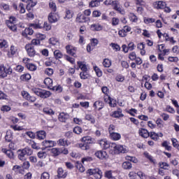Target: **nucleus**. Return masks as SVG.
<instances>
[{"mask_svg": "<svg viewBox=\"0 0 179 179\" xmlns=\"http://www.w3.org/2000/svg\"><path fill=\"white\" fill-rule=\"evenodd\" d=\"M18 159L24 162L27 156H31L33 155V150L30 148H25L22 150H18Z\"/></svg>", "mask_w": 179, "mask_h": 179, "instance_id": "nucleus-1", "label": "nucleus"}, {"mask_svg": "<svg viewBox=\"0 0 179 179\" xmlns=\"http://www.w3.org/2000/svg\"><path fill=\"white\" fill-rule=\"evenodd\" d=\"M87 174H90V176H94V177L96 179H101L103 177V172L101 170L99 169H90L87 171Z\"/></svg>", "mask_w": 179, "mask_h": 179, "instance_id": "nucleus-2", "label": "nucleus"}, {"mask_svg": "<svg viewBox=\"0 0 179 179\" xmlns=\"http://www.w3.org/2000/svg\"><path fill=\"white\" fill-rule=\"evenodd\" d=\"M12 74V68L10 66H4L3 65H0V78H6L8 75Z\"/></svg>", "mask_w": 179, "mask_h": 179, "instance_id": "nucleus-3", "label": "nucleus"}, {"mask_svg": "<svg viewBox=\"0 0 179 179\" xmlns=\"http://www.w3.org/2000/svg\"><path fill=\"white\" fill-rule=\"evenodd\" d=\"M25 49L29 57H34L36 55V50H34V47L33 46V45H26Z\"/></svg>", "mask_w": 179, "mask_h": 179, "instance_id": "nucleus-4", "label": "nucleus"}, {"mask_svg": "<svg viewBox=\"0 0 179 179\" xmlns=\"http://www.w3.org/2000/svg\"><path fill=\"white\" fill-rule=\"evenodd\" d=\"M22 97H24V99H26V100H28V101H31V103H34V101H36V97L30 96L29 92L26 91H23L22 92Z\"/></svg>", "mask_w": 179, "mask_h": 179, "instance_id": "nucleus-5", "label": "nucleus"}, {"mask_svg": "<svg viewBox=\"0 0 179 179\" xmlns=\"http://www.w3.org/2000/svg\"><path fill=\"white\" fill-rule=\"evenodd\" d=\"M152 5L155 9H164L166 8V2L162 1H155Z\"/></svg>", "mask_w": 179, "mask_h": 179, "instance_id": "nucleus-6", "label": "nucleus"}, {"mask_svg": "<svg viewBox=\"0 0 179 179\" xmlns=\"http://www.w3.org/2000/svg\"><path fill=\"white\" fill-rule=\"evenodd\" d=\"M68 172L64 171L62 168H58L57 169V177L58 178H66Z\"/></svg>", "mask_w": 179, "mask_h": 179, "instance_id": "nucleus-7", "label": "nucleus"}, {"mask_svg": "<svg viewBox=\"0 0 179 179\" xmlns=\"http://www.w3.org/2000/svg\"><path fill=\"white\" fill-rule=\"evenodd\" d=\"M90 20V19L83 14L80 15L76 18V22H78V23H86V22H89Z\"/></svg>", "mask_w": 179, "mask_h": 179, "instance_id": "nucleus-8", "label": "nucleus"}, {"mask_svg": "<svg viewBox=\"0 0 179 179\" xmlns=\"http://www.w3.org/2000/svg\"><path fill=\"white\" fill-rule=\"evenodd\" d=\"M112 6L113 7V9H115V10H117L122 15L124 14V10L120 7V3L118 2V1H114Z\"/></svg>", "mask_w": 179, "mask_h": 179, "instance_id": "nucleus-9", "label": "nucleus"}, {"mask_svg": "<svg viewBox=\"0 0 179 179\" xmlns=\"http://www.w3.org/2000/svg\"><path fill=\"white\" fill-rule=\"evenodd\" d=\"M95 156L98 157V159H107V152L106 151L99 150L95 152Z\"/></svg>", "mask_w": 179, "mask_h": 179, "instance_id": "nucleus-10", "label": "nucleus"}, {"mask_svg": "<svg viewBox=\"0 0 179 179\" xmlns=\"http://www.w3.org/2000/svg\"><path fill=\"white\" fill-rule=\"evenodd\" d=\"M58 118L60 122H66V120H69V114L62 112L59 115Z\"/></svg>", "mask_w": 179, "mask_h": 179, "instance_id": "nucleus-11", "label": "nucleus"}, {"mask_svg": "<svg viewBox=\"0 0 179 179\" xmlns=\"http://www.w3.org/2000/svg\"><path fill=\"white\" fill-rule=\"evenodd\" d=\"M66 50L67 54L72 55V57H75V55H76V54L75 53L76 52V50L75 49V48H73L72 46L69 45L66 46Z\"/></svg>", "mask_w": 179, "mask_h": 179, "instance_id": "nucleus-12", "label": "nucleus"}, {"mask_svg": "<svg viewBox=\"0 0 179 179\" xmlns=\"http://www.w3.org/2000/svg\"><path fill=\"white\" fill-rule=\"evenodd\" d=\"M48 20L50 23H55L58 20V15H57V14L50 13L48 15Z\"/></svg>", "mask_w": 179, "mask_h": 179, "instance_id": "nucleus-13", "label": "nucleus"}, {"mask_svg": "<svg viewBox=\"0 0 179 179\" xmlns=\"http://www.w3.org/2000/svg\"><path fill=\"white\" fill-rule=\"evenodd\" d=\"M46 135H47V134L45 133V131L44 130H41V131H36L37 138L39 139L40 141H43V139H45Z\"/></svg>", "mask_w": 179, "mask_h": 179, "instance_id": "nucleus-14", "label": "nucleus"}, {"mask_svg": "<svg viewBox=\"0 0 179 179\" xmlns=\"http://www.w3.org/2000/svg\"><path fill=\"white\" fill-rule=\"evenodd\" d=\"M33 33H34V31L33 30V28H31V27L26 28L24 31L22 32V36L24 37H27V36H31L33 35Z\"/></svg>", "mask_w": 179, "mask_h": 179, "instance_id": "nucleus-15", "label": "nucleus"}, {"mask_svg": "<svg viewBox=\"0 0 179 179\" xmlns=\"http://www.w3.org/2000/svg\"><path fill=\"white\" fill-rule=\"evenodd\" d=\"M100 146L102 148V149H108L110 148V143L107 141V140H100L99 142Z\"/></svg>", "mask_w": 179, "mask_h": 179, "instance_id": "nucleus-16", "label": "nucleus"}, {"mask_svg": "<svg viewBox=\"0 0 179 179\" xmlns=\"http://www.w3.org/2000/svg\"><path fill=\"white\" fill-rule=\"evenodd\" d=\"M138 134L139 136H142L143 138H149V136H150V133H149V131H148V130H146L145 129H141Z\"/></svg>", "mask_w": 179, "mask_h": 179, "instance_id": "nucleus-17", "label": "nucleus"}, {"mask_svg": "<svg viewBox=\"0 0 179 179\" xmlns=\"http://www.w3.org/2000/svg\"><path fill=\"white\" fill-rule=\"evenodd\" d=\"M6 24L8 26L10 30H12V31H16V30H17V27H16V24L13 22L6 21Z\"/></svg>", "mask_w": 179, "mask_h": 179, "instance_id": "nucleus-18", "label": "nucleus"}, {"mask_svg": "<svg viewBox=\"0 0 179 179\" xmlns=\"http://www.w3.org/2000/svg\"><path fill=\"white\" fill-rule=\"evenodd\" d=\"M125 152H127V149L123 145H117L115 153H125Z\"/></svg>", "mask_w": 179, "mask_h": 179, "instance_id": "nucleus-19", "label": "nucleus"}, {"mask_svg": "<svg viewBox=\"0 0 179 179\" xmlns=\"http://www.w3.org/2000/svg\"><path fill=\"white\" fill-rule=\"evenodd\" d=\"M124 170H131L132 169V164L130 162H124L122 165Z\"/></svg>", "mask_w": 179, "mask_h": 179, "instance_id": "nucleus-20", "label": "nucleus"}, {"mask_svg": "<svg viewBox=\"0 0 179 179\" xmlns=\"http://www.w3.org/2000/svg\"><path fill=\"white\" fill-rule=\"evenodd\" d=\"M42 145L45 148H52L54 147V141H45L42 142Z\"/></svg>", "mask_w": 179, "mask_h": 179, "instance_id": "nucleus-21", "label": "nucleus"}, {"mask_svg": "<svg viewBox=\"0 0 179 179\" xmlns=\"http://www.w3.org/2000/svg\"><path fill=\"white\" fill-rule=\"evenodd\" d=\"M43 83L45 84V85L49 88V89H52V80L50 78H46Z\"/></svg>", "mask_w": 179, "mask_h": 179, "instance_id": "nucleus-22", "label": "nucleus"}, {"mask_svg": "<svg viewBox=\"0 0 179 179\" xmlns=\"http://www.w3.org/2000/svg\"><path fill=\"white\" fill-rule=\"evenodd\" d=\"M50 153L54 157H57V156H59L61 155V151L59 148H52L50 150Z\"/></svg>", "mask_w": 179, "mask_h": 179, "instance_id": "nucleus-23", "label": "nucleus"}, {"mask_svg": "<svg viewBox=\"0 0 179 179\" xmlns=\"http://www.w3.org/2000/svg\"><path fill=\"white\" fill-rule=\"evenodd\" d=\"M113 117L115 118H120V117H124L122 114V110L121 108H118L117 111H115L113 114Z\"/></svg>", "mask_w": 179, "mask_h": 179, "instance_id": "nucleus-24", "label": "nucleus"}, {"mask_svg": "<svg viewBox=\"0 0 179 179\" xmlns=\"http://www.w3.org/2000/svg\"><path fill=\"white\" fill-rule=\"evenodd\" d=\"M78 65L83 72H87V67L84 62H78Z\"/></svg>", "mask_w": 179, "mask_h": 179, "instance_id": "nucleus-25", "label": "nucleus"}, {"mask_svg": "<svg viewBox=\"0 0 179 179\" xmlns=\"http://www.w3.org/2000/svg\"><path fill=\"white\" fill-rule=\"evenodd\" d=\"M110 136L111 138V139H113V141H120V139H121V134H118V133H111L110 134Z\"/></svg>", "mask_w": 179, "mask_h": 179, "instance_id": "nucleus-26", "label": "nucleus"}, {"mask_svg": "<svg viewBox=\"0 0 179 179\" xmlns=\"http://www.w3.org/2000/svg\"><path fill=\"white\" fill-rule=\"evenodd\" d=\"M94 107H95V108H98V110H101V108L104 107V103L101 101H96L94 103Z\"/></svg>", "mask_w": 179, "mask_h": 179, "instance_id": "nucleus-27", "label": "nucleus"}, {"mask_svg": "<svg viewBox=\"0 0 179 179\" xmlns=\"http://www.w3.org/2000/svg\"><path fill=\"white\" fill-rule=\"evenodd\" d=\"M91 29L92 30H95L96 31H100V30H102L103 27L99 24H93L91 25Z\"/></svg>", "mask_w": 179, "mask_h": 179, "instance_id": "nucleus-28", "label": "nucleus"}, {"mask_svg": "<svg viewBox=\"0 0 179 179\" xmlns=\"http://www.w3.org/2000/svg\"><path fill=\"white\" fill-rule=\"evenodd\" d=\"M43 113L48 115H54V114H55V112H54V110L50 108H44Z\"/></svg>", "mask_w": 179, "mask_h": 179, "instance_id": "nucleus-29", "label": "nucleus"}, {"mask_svg": "<svg viewBox=\"0 0 179 179\" xmlns=\"http://www.w3.org/2000/svg\"><path fill=\"white\" fill-rule=\"evenodd\" d=\"M50 96H51V92L50 91L42 90V94L41 95L42 99H47L48 97H50Z\"/></svg>", "mask_w": 179, "mask_h": 179, "instance_id": "nucleus-30", "label": "nucleus"}, {"mask_svg": "<svg viewBox=\"0 0 179 179\" xmlns=\"http://www.w3.org/2000/svg\"><path fill=\"white\" fill-rule=\"evenodd\" d=\"M78 147L80 148L82 150H89V149H90V146H89L86 143H78Z\"/></svg>", "mask_w": 179, "mask_h": 179, "instance_id": "nucleus-31", "label": "nucleus"}, {"mask_svg": "<svg viewBox=\"0 0 179 179\" xmlns=\"http://www.w3.org/2000/svg\"><path fill=\"white\" fill-rule=\"evenodd\" d=\"M92 137L90 136H84L81 138V141L84 142L85 143L89 144V143H92Z\"/></svg>", "mask_w": 179, "mask_h": 179, "instance_id": "nucleus-32", "label": "nucleus"}, {"mask_svg": "<svg viewBox=\"0 0 179 179\" xmlns=\"http://www.w3.org/2000/svg\"><path fill=\"white\" fill-rule=\"evenodd\" d=\"M21 80H24V82H26L27 80H30L31 79V76L30 74H23L20 77Z\"/></svg>", "mask_w": 179, "mask_h": 179, "instance_id": "nucleus-33", "label": "nucleus"}, {"mask_svg": "<svg viewBox=\"0 0 179 179\" xmlns=\"http://www.w3.org/2000/svg\"><path fill=\"white\" fill-rule=\"evenodd\" d=\"M31 91L33 92V93L36 94V96H39V97H41V94L43 92V90H41L40 88H33L31 90Z\"/></svg>", "mask_w": 179, "mask_h": 179, "instance_id": "nucleus-34", "label": "nucleus"}, {"mask_svg": "<svg viewBox=\"0 0 179 179\" xmlns=\"http://www.w3.org/2000/svg\"><path fill=\"white\" fill-rule=\"evenodd\" d=\"M85 120H87V121H90L91 124H94V122H96L94 117H93L92 115H86Z\"/></svg>", "mask_w": 179, "mask_h": 179, "instance_id": "nucleus-35", "label": "nucleus"}, {"mask_svg": "<svg viewBox=\"0 0 179 179\" xmlns=\"http://www.w3.org/2000/svg\"><path fill=\"white\" fill-rule=\"evenodd\" d=\"M49 8L52 10V12H57V5L52 1L49 2Z\"/></svg>", "mask_w": 179, "mask_h": 179, "instance_id": "nucleus-36", "label": "nucleus"}, {"mask_svg": "<svg viewBox=\"0 0 179 179\" xmlns=\"http://www.w3.org/2000/svg\"><path fill=\"white\" fill-rule=\"evenodd\" d=\"M54 56H55L56 59H59L60 58H62L63 55H62V52H61V51H59V50H55Z\"/></svg>", "mask_w": 179, "mask_h": 179, "instance_id": "nucleus-37", "label": "nucleus"}, {"mask_svg": "<svg viewBox=\"0 0 179 179\" xmlns=\"http://www.w3.org/2000/svg\"><path fill=\"white\" fill-rule=\"evenodd\" d=\"M103 65L105 68H110V66H111V61L108 59H105L103 60Z\"/></svg>", "mask_w": 179, "mask_h": 179, "instance_id": "nucleus-38", "label": "nucleus"}, {"mask_svg": "<svg viewBox=\"0 0 179 179\" xmlns=\"http://www.w3.org/2000/svg\"><path fill=\"white\" fill-rule=\"evenodd\" d=\"M150 136L152 139H153V141H157L159 138V134L154 131L150 133Z\"/></svg>", "mask_w": 179, "mask_h": 179, "instance_id": "nucleus-39", "label": "nucleus"}, {"mask_svg": "<svg viewBox=\"0 0 179 179\" xmlns=\"http://www.w3.org/2000/svg\"><path fill=\"white\" fill-rule=\"evenodd\" d=\"M45 75H48V76H51L54 73V69H52L51 68H47L45 70Z\"/></svg>", "mask_w": 179, "mask_h": 179, "instance_id": "nucleus-40", "label": "nucleus"}, {"mask_svg": "<svg viewBox=\"0 0 179 179\" xmlns=\"http://www.w3.org/2000/svg\"><path fill=\"white\" fill-rule=\"evenodd\" d=\"M94 70L95 71L96 76L100 78L101 76H102L103 75V72H101V70H100V69H99V67H97L96 66H95L94 67Z\"/></svg>", "mask_w": 179, "mask_h": 179, "instance_id": "nucleus-41", "label": "nucleus"}, {"mask_svg": "<svg viewBox=\"0 0 179 179\" xmlns=\"http://www.w3.org/2000/svg\"><path fill=\"white\" fill-rule=\"evenodd\" d=\"M38 157H39V159H45V157H47V152L44 151L38 152Z\"/></svg>", "mask_w": 179, "mask_h": 179, "instance_id": "nucleus-42", "label": "nucleus"}, {"mask_svg": "<svg viewBox=\"0 0 179 179\" xmlns=\"http://www.w3.org/2000/svg\"><path fill=\"white\" fill-rule=\"evenodd\" d=\"M5 140L6 142H10L12 141V133L7 131L6 135L5 136Z\"/></svg>", "mask_w": 179, "mask_h": 179, "instance_id": "nucleus-43", "label": "nucleus"}, {"mask_svg": "<svg viewBox=\"0 0 179 179\" xmlns=\"http://www.w3.org/2000/svg\"><path fill=\"white\" fill-rule=\"evenodd\" d=\"M155 22H156V20L154 18L144 17V22L146 23V24H149V23H155Z\"/></svg>", "mask_w": 179, "mask_h": 179, "instance_id": "nucleus-44", "label": "nucleus"}, {"mask_svg": "<svg viewBox=\"0 0 179 179\" xmlns=\"http://www.w3.org/2000/svg\"><path fill=\"white\" fill-rule=\"evenodd\" d=\"M27 68L29 71H36V69H37V67L36 66V65H34L33 64H27Z\"/></svg>", "mask_w": 179, "mask_h": 179, "instance_id": "nucleus-45", "label": "nucleus"}, {"mask_svg": "<svg viewBox=\"0 0 179 179\" xmlns=\"http://www.w3.org/2000/svg\"><path fill=\"white\" fill-rule=\"evenodd\" d=\"M57 144L59 145V146H66L67 143L66 141L60 138L58 141H57Z\"/></svg>", "mask_w": 179, "mask_h": 179, "instance_id": "nucleus-46", "label": "nucleus"}, {"mask_svg": "<svg viewBox=\"0 0 179 179\" xmlns=\"http://www.w3.org/2000/svg\"><path fill=\"white\" fill-rule=\"evenodd\" d=\"M74 134H77V135H80V134H82V128L80 127H76L73 129Z\"/></svg>", "mask_w": 179, "mask_h": 179, "instance_id": "nucleus-47", "label": "nucleus"}, {"mask_svg": "<svg viewBox=\"0 0 179 179\" xmlns=\"http://www.w3.org/2000/svg\"><path fill=\"white\" fill-rule=\"evenodd\" d=\"M129 58L131 59V61H135L136 59V53L135 52H132L129 53Z\"/></svg>", "mask_w": 179, "mask_h": 179, "instance_id": "nucleus-48", "label": "nucleus"}, {"mask_svg": "<svg viewBox=\"0 0 179 179\" xmlns=\"http://www.w3.org/2000/svg\"><path fill=\"white\" fill-rule=\"evenodd\" d=\"M159 167L164 169V170H169V164L166 162H162L159 164Z\"/></svg>", "mask_w": 179, "mask_h": 179, "instance_id": "nucleus-49", "label": "nucleus"}, {"mask_svg": "<svg viewBox=\"0 0 179 179\" xmlns=\"http://www.w3.org/2000/svg\"><path fill=\"white\" fill-rule=\"evenodd\" d=\"M10 51L11 55H15V54L17 52V48L15 47L14 45H11Z\"/></svg>", "mask_w": 179, "mask_h": 179, "instance_id": "nucleus-50", "label": "nucleus"}, {"mask_svg": "<svg viewBox=\"0 0 179 179\" xmlns=\"http://www.w3.org/2000/svg\"><path fill=\"white\" fill-rule=\"evenodd\" d=\"M117 144H115V143H109V148L108 149H110V150H114V152H115L116 149H117Z\"/></svg>", "mask_w": 179, "mask_h": 179, "instance_id": "nucleus-51", "label": "nucleus"}, {"mask_svg": "<svg viewBox=\"0 0 179 179\" xmlns=\"http://www.w3.org/2000/svg\"><path fill=\"white\" fill-rule=\"evenodd\" d=\"M129 19L131 22H138V17H136V15H135V14L134 13L130 14Z\"/></svg>", "mask_w": 179, "mask_h": 179, "instance_id": "nucleus-52", "label": "nucleus"}, {"mask_svg": "<svg viewBox=\"0 0 179 179\" xmlns=\"http://www.w3.org/2000/svg\"><path fill=\"white\" fill-rule=\"evenodd\" d=\"M18 8L20 9V13H25L26 9L24 8V5L22 3H20Z\"/></svg>", "mask_w": 179, "mask_h": 179, "instance_id": "nucleus-53", "label": "nucleus"}, {"mask_svg": "<svg viewBox=\"0 0 179 179\" xmlns=\"http://www.w3.org/2000/svg\"><path fill=\"white\" fill-rule=\"evenodd\" d=\"M41 179H50V173L48 172H43L41 174Z\"/></svg>", "mask_w": 179, "mask_h": 179, "instance_id": "nucleus-54", "label": "nucleus"}, {"mask_svg": "<svg viewBox=\"0 0 179 179\" xmlns=\"http://www.w3.org/2000/svg\"><path fill=\"white\" fill-rule=\"evenodd\" d=\"M5 153L6 156H8V157H9L10 159H13V152H12L11 150H7L5 151Z\"/></svg>", "mask_w": 179, "mask_h": 179, "instance_id": "nucleus-55", "label": "nucleus"}, {"mask_svg": "<svg viewBox=\"0 0 179 179\" xmlns=\"http://www.w3.org/2000/svg\"><path fill=\"white\" fill-rule=\"evenodd\" d=\"M127 160H129V162H132L133 163H138V159L134 157H129L127 156L126 157Z\"/></svg>", "mask_w": 179, "mask_h": 179, "instance_id": "nucleus-56", "label": "nucleus"}, {"mask_svg": "<svg viewBox=\"0 0 179 179\" xmlns=\"http://www.w3.org/2000/svg\"><path fill=\"white\" fill-rule=\"evenodd\" d=\"M1 111H3L4 113H8V111H10V106H3L1 108Z\"/></svg>", "mask_w": 179, "mask_h": 179, "instance_id": "nucleus-57", "label": "nucleus"}, {"mask_svg": "<svg viewBox=\"0 0 179 179\" xmlns=\"http://www.w3.org/2000/svg\"><path fill=\"white\" fill-rule=\"evenodd\" d=\"M121 65L122 68H125V69H128L129 68V64H128V62L127 61H122Z\"/></svg>", "mask_w": 179, "mask_h": 179, "instance_id": "nucleus-58", "label": "nucleus"}, {"mask_svg": "<svg viewBox=\"0 0 179 179\" xmlns=\"http://www.w3.org/2000/svg\"><path fill=\"white\" fill-rule=\"evenodd\" d=\"M120 23V20L117 17H113L112 19V24L113 26H117Z\"/></svg>", "mask_w": 179, "mask_h": 179, "instance_id": "nucleus-59", "label": "nucleus"}, {"mask_svg": "<svg viewBox=\"0 0 179 179\" xmlns=\"http://www.w3.org/2000/svg\"><path fill=\"white\" fill-rule=\"evenodd\" d=\"M115 80H117V82H123L125 80V78L121 75H119L115 78Z\"/></svg>", "mask_w": 179, "mask_h": 179, "instance_id": "nucleus-60", "label": "nucleus"}, {"mask_svg": "<svg viewBox=\"0 0 179 179\" xmlns=\"http://www.w3.org/2000/svg\"><path fill=\"white\" fill-rule=\"evenodd\" d=\"M93 158L92 157H87L82 159V163L85 164V162H92Z\"/></svg>", "mask_w": 179, "mask_h": 179, "instance_id": "nucleus-61", "label": "nucleus"}, {"mask_svg": "<svg viewBox=\"0 0 179 179\" xmlns=\"http://www.w3.org/2000/svg\"><path fill=\"white\" fill-rule=\"evenodd\" d=\"M80 76L82 79H87V72L83 71L80 73Z\"/></svg>", "mask_w": 179, "mask_h": 179, "instance_id": "nucleus-62", "label": "nucleus"}, {"mask_svg": "<svg viewBox=\"0 0 179 179\" xmlns=\"http://www.w3.org/2000/svg\"><path fill=\"white\" fill-rule=\"evenodd\" d=\"M169 62H177L178 61V57H169L168 58Z\"/></svg>", "mask_w": 179, "mask_h": 179, "instance_id": "nucleus-63", "label": "nucleus"}, {"mask_svg": "<svg viewBox=\"0 0 179 179\" xmlns=\"http://www.w3.org/2000/svg\"><path fill=\"white\" fill-rule=\"evenodd\" d=\"M137 176L141 178V179H146V176L143 172L139 171L137 173Z\"/></svg>", "mask_w": 179, "mask_h": 179, "instance_id": "nucleus-64", "label": "nucleus"}]
</instances>
